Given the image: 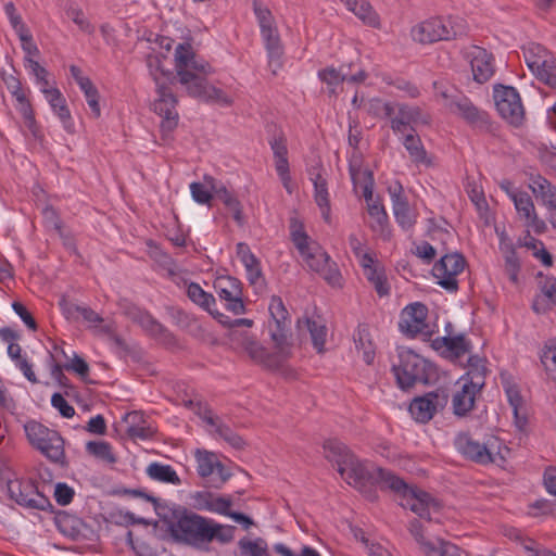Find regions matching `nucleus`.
Wrapping results in <instances>:
<instances>
[{
	"label": "nucleus",
	"instance_id": "nucleus-1",
	"mask_svg": "<svg viewBox=\"0 0 556 556\" xmlns=\"http://www.w3.org/2000/svg\"><path fill=\"white\" fill-rule=\"evenodd\" d=\"M174 56L177 79L188 96L222 106L232 104V99L220 88L208 84L206 77L213 74L214 70L208 62L197 56L190 42L179 43Z\"/></svg>",
	"mask_w": 556,
	"mask_h": 556
},
{
	"label": "nucleus",
	"instance_id": "nucleus-2",
	"mask_svg": "<svg viewBox=\"0 0 556 556\" xmlns=\"http://www.w3.org/2000/svg\"><path fill=\"white\" fill-rule=\"evenodd\" d=\"M351 463L344 469L343 475H340L341 478L371 502L378 498L376 485H379L381 490H389L396 489V485L400 484L397 476L390 470L361 460L357 456Z\"/></svg>",
	"mask_w": 556,
	"mask_h": 556
},
{
	"label": "nucleus",
	"instance_id": "nucleus-3",
	"mask_svg": "<svg viewBox=\"0 0 556 556\" xmlns=\"http://www.w3.org/2000/svg\"><path fill=\"white\" fill-rule=\"evenodd\" d=\"M399 362L392 365L397 387L409 390L416 384H430L438 378L437 367L412 350H402L397 354Z\"/></svg>",
	"mask_w": 556,
	"mask_h": 556
},
{
	"label": "nucleus",
	"instance_id": "nucleus-4",
	"mask_svg": "<svg viewBox=\"0 0 556 556\" xmlns=\"http://www.w3.org/2000/svg\"><path fill=\"white\" fill-rule=\"evenodd\" d=\"M23 428L27 442L34 450L61 468L68 466L65 440L58 430L35 419L27 420Z\"/></svg>",
	"mask_w": 556,
	"mask_h": 556
},
{
	"label": "nucleus",
	"instance_id": "nucleus-5",
	"mask_svg": "<svg viewBox=\"0 0 556 556\" xmlns=\"http://www.w3.org/2000/svg\"><path fill=\"white\" fill-rule=\"evenodd\" d=\"M454 446L464 458L478 465L485 466L505 460L502 454V441L494 435L479 442L469 432H459L454 439Z\"/></svg>",
	"mask_w": 556,
	"mask_h": 556
},
{
	"label": "nucleus",
	"instance_id": "nucleus-6",
	"mask_svg": "<svg viewBox=\"0 0 556 556\" xmlns=\"http://www.w3.org/2000/svg\"><path fill=\"white\" fill-rule=\"evenodd\" d=\"M154 83L156 98L152 106L155 114L162 118L160 123L162 139L168 141L172 139V134L177 128L179 122L177 111L178 99L173 91L172 80H162L154 75Z\"/></svg>",
	"mask_w": 556,
	"mask_h": 556
},
{
	"label": "nucleus",
	"instance_id": "nucleus-7",
	"mask_svg": "<svg viewBox=\"0 0 556 556\" xmlns=\"http://www.w3.org/2000/svg\"><path fill=\"white\" fill-rule=\"evenodd\" d=\"M290 238L311 270L319 274L325 265L330 261L329 254L316 242L313 241L305 231L301 219L293 216L290 218Z\"/></svg>",
	"mask_w": 556,
	"mask_h": 556
},
{
	"label": "nucleus",
	"instance_id": "nucleus-8",
	"mask_svg": "<svg viewBox=\"0 0 556 556\" xmlns=\"http://www.w3.org/2000/svg\"><path fill=\"white\" fill-rule=\"evenodd\" d=\"M208 518L186 511L176 521L169 535L173 541L195 548L206 547Z\"/></svg>",
	"mask_w": 556,
	"mask_h": 556
},
{
	"label": "nucleus",
	"instance_id": "nucleus-9",
	"mask_svg": "<svg viewBox=\"0 0 556 556\" xmlns=\"http://www.w3.org/2000/svg\"><path fill=\"white\" fill-rule=\"evenodd\" d=\"M8 493L16 504L28 509L46 510L51 507L49 498L38 490L33 480H10Z\"/></svg>",
	"mask_w": 556,
	"mask_h": 556
},
{
	"label": "nucleus",
	"instance_id": "nucleus-10",
	"mask_svg": "<svg viewBox=\"0 0 556 556\" xmlns=\"http://www.w3.org/2000/svg\"><path fill=\"white\" fill-rule=\"evenodd\" d=\"M428 307L421 302H414L406 305L400 315L399 328L408 338L418 334L431 337L434 332L427 321Z\"/></svg>",
	"mask_w": 556,
	"mask_h": 556
},
{
	"label": "nucleus",
	"instance_id": "nucleus-11",
	"mask_svg": "<svg viewBox=\"0 0 556 556\" xmlns=\"http://www.w3.org/2000/svg\"><path fill=\"white\" fill-rule=\"evenodd\" d=\"M445 99V106L451 113L460 116L471 127L479 130L489 131L491 128L490 115L485 111L479 110L467 97L465 96H447L442 93Z\"/></svg>",
	"mask_w": 556,
	"mask_h": 556
},
{
	"label": "nucleus",
	"instance_id": "nucleus-12",
	"mask_svg": "<svg viewBox=\"0 0 556 556\" xmlns=\"http://www.w3.org/2000/svg\"><path fill=\"white\" fill-rule=\"evenodd\" d=\"M466 258L458 252L443 255L432 267L437 283L448 292L458 290L457 276L463 273Z\"/></svg>",
	"mask_w": 556,
	"mask_h": 556
},
{
	"label": "nucleus",
	"instance_id": "nucleus-13",
	"mask_svg": "<svg viewBox=\"0 0 556 556\" xmlns=\"http://www.w3.org/2000/svg\"><path fill=\"white\" fill-rule=\"evenodd\" d=\"M123 311L132 323L139 325L153 339L164 344H173L175 342V336L148 311L132 303L125 304Z\"/></svg>",
	"mask_w": 556,
	"mask_h": 556
},
{
	"label": "nucleus",
	"instance_id": "nucleus-14",
	"mask_svg": "<svg viewBox=\"0 0 556 556\" xmlns=\"http://www.w3.org/2000/svg\"><path fill=\"white\" fill-rule=\"evenodd\" d=\"M400 484L396 489H389L401 497V506L409 508L420 518L430 520V506H435L434 498L427 492L408 485L402 478L397 476Z\"/></svg>",
	"mask_w": 556,
	"mask_h": 556
},
{
	"label": "nucleus",
	"instance_id": "nucleus-15",
	"mask_svg": "<svg viewBox=\"0 0 556 556\" xmlns=\"http://www.w3.org/2000/svg\"><path fill=\"white\" fill-rule=\"evenodd\" d=\"M493 98L498 114L513 125H519L523 119V106L518 91L510 86L496 85Z\"/></svg>",
	"mask_w": 556,
	"mask_h": 556
},
{
	"label": "nucleus",
	"instance_id": "nucleus-16",
	"mask_svg": "<svg viewBox=\"0 0 556 556\" xmlns=\"http://www.w3.org/2000/svg\"><path fill=\"white\" fill-rule=\"evenodd\" d=\"M271 321L269 323L270 338L276 346L283 351L288 345L291 319L280 296L273 295L268 306Z\"/></svg>",
	"mask_w": 556,
	"mask_h": 556
},
{
	"label": "nucleus",
	"instance_id": "nucleus-17",
	"mask_svg": "<svg viewBox=\"0 0 556 556\" xmlns=\"http://www.w3.org/2000/svg\"><path fill=\"white\" fill-rule=\"evenodd\" d=\"M447 394L444 390L428 392L415 397L409 404V413L413 418L421 424L430 421L439 409L447 403Z\"/></svg>",
	"mask_w": 556,
	"mask_h": 556
},
{
	"label": "nucleus",
	"instance_id": "nucleus-18",
	"mask_svg": "<svg viewBox=\"0 0 556 556\" xmlns=\"http://www.w3.org/2000/svg\"><path fill=\"white\" fill-rule=\"evenodd\" d=\"M214 289L222 301H225V307L236 315L245 312V305L242 296V283L232 276H219L214 280Z\"/></svg>",
	"mask_w": 556,
	"mask_h": 556
},
{
	"label": "nucleus",
	"instance_id": "nucleus-19",
	"mask_svg": "<svg viewBox=\"0 0 556 556\" xmlns=\"http://www.w3.org/2000/svg\"><path fill=\"white\" fill-rule=\"evenodd\" d=\"M466 58L470 62L473 80L478 84H484L492 78L495 73L494 55L486 49L479 46H471Z\"/></svg>",
	"mask_w": 556,
	"mask_h": 556
},
{
	"label": "nucleus",
	"instance_id": "nucleus-20",
	"mask_svg": "<svg viewBox=\"0 0 556 556\" xmlns=\"http://www.w3.org/2000/svg\"><path fill=\"white\" fill-rule=\"evenodd\" d=\"M392 201V210L396 223L403 230H409L416 224V215L410 210L404 188L400 181H394L388 187Z\"/></svg>",
	"mask_w": 556,
	"mask_h": 556
},
{
	"label": "nucleus",
	"instance_id": "nucleus-21",
	"mask_svg": "<svg viewBox=\"0 0 556 556\" xmlns=\"http://www.w3.org/2000/svg\"><path fill=\"white\" fill-rule=\"evenodd\" d=\"M308 176L314 186V200L324 220L329 224L331 222V206L325 168L321 165L313 166L308 170Z\"/></svg>",
	"mask_w": 556,
	"mask_h": 556
},
{
	"label": "nucleus",
	"instance_id": "nucleus-22",
	"mask_svg": "<svg viewBox=\"0 0 556 556\" xmlns=\"http://www.w3.org/2000/svg\"><path fill=\"white\" fill-rule=\"evenodd\" d=\"M501 384L507 396V401L513 409L516 426L523 430L528 424L527 414L523 407V399L518 384L508 372H501Z\"/></svg>",
	"mask_w": 556,
	"mask_h": 556
},
{
	"label": "nucleus",
	"instance_id": "nucleus-23",
	"mask_svg": "<svg viewBox=\"0 0 556 556\" xmlns=\"http://www.w3.org/2000/svg\"><path fill=\"white\" fill-rule=\"evenodd\" d=\"M429 115H425L419 106L397 104V113L391 118V129L397 134H405L407 128L415 132L413 125L429 124Z\"/></svg>",
	"mask_w": 556,
	"mask_h": 556
},
{
	"label": "nucleus",
	"instance_id": "nucleus-24",
	"mask_svg": "<svg viewBox=\"0 0 556 556\" xmlns=\"http://www.w3.org/2000/svg\"><path fill=\"white\" fill-rule=\"evenodd\" d=\"M432 346L441 351L442 355L451 361H457L472 350V343L465 334H448L437 338L432 341Z\"/></svg>",
	"mask_w": 556,
	"mask_h": 556
},
{
	"label": "nucleus",
	"instance_id": "nucleus-25",
	"mask_svg": "<svg viewBox=\"0 0 556 556\" xmlns=\"http://www.w3.org/2000/svg\"><path fill=\"white\" fill-rule=\"evenodd\" d=\"M513 203L518 216L523 220V225L527 228L532 229L539 235L545 231L546 224L538 216L532 198L528 192L523 191L522 193L514 194Z\"/></svg>",
	"mask_w": 556,
	"mask_h": 556
},
{
	"label": "nucleus",
	"instance_id": "nucleus-26",
	"mask_svg": "<svg viewBox=\"0 0 556 556\" xmlns=\"http://www.w3.org/2000/svg\"><path fill=\"white\" fill-rule=\"evenodd\" d=\"M325 458L337 467L339 475H343L348 465L356 456L349 446L338 439H328L323 444Z\"/></svg>",
	"mask_w": 556,
	"mask_h": 556
},
{
	"label": "nucleus",
	"instance_id": "nucleus-27",
	"mask_svg": "<svg viewBox=\"0 0 556 556\" xmlns=\"http://www.w3.org/2000/svg\"><path fill=\"white\" fill-rule=\"evenodd\" d=\"M456 386L459 388L452 397L453 413L458 417H465L475 408L476 399L481 393L482 389L473 388L458 380Z\"/></svg>",
	"mask_w": 556,
	"mask_h": 556
},
{
	"label": "nucleus",
	"instance_id": "nucleus-28",
	"mask_svg": "<svg viewBox=\"0 0 556 556\" xmlns=\"http://www.w3.org/2000/svg\"><path fill=\"white\" fill-rule=\"evenodd\" d=\"M195 460L197 472L200 477L206 478L216 472L222 483L229 478V473L226 472L224 465L217 459L214 453L198 450Z\"/></svg>",
	"mask_w": 556,
	"mask_h": 556
},
{
	"label": "nucleus",
	"instance_id": "nucleus-29",
	"mask_svg": "<svg viewBox=\"0 0 556 556\" xmlns=\"http://www.w3.org/2000/svg\"><path fill=\"white\" fill-rule=\"evenodd\" d=\"M529 188L549 212L556 213V186L541 175L531 177Z\"/></svg>",
	"mask_w": 556,
	"mask_h": 556
},
{
	"label": "nucleus",
	"instance_id": "nucleus-30",
	"mask_svg": "<svg viewBox=\"0 0 556 556\" xmlns=\"http://www.w3.org/2000/svg\"><path fill=\"white\" fill-rule=\"evenodd\" d=\"M485 363V358L478 355H470L467 362V371L458 379V381L470 384L477 389H483L488 372Z\"/></svg>",
	"mask_w": 556,
	"mask_h": 556
},
{
	"label": "nucleus",
	"instance_id": "nucleus-31",
	"mask_svg": "<svg viewBox=\"0 0 556 556\" xmlns=\"http://www.w3.org/2000/svg\"><path fill=\"white\" fill-rule=\"evenodd\" d=\"M124 420L127 425L126 433L131 439L148 440L155 433L154 428L148 422L141 412L134 410L127 413Z\"/></svg>",
	"mask_w": 556,
	"mask_h": 556
},
{
	"label": "nucleus",
	"instance_id": "nucleus-32",
	"mask_svg": "<svg viewBox=\"0 0 556 556\" xmlns=\"http://www.w3.org/2000/svg\"><path fill=\"white\" fill-rule=\"evenodd\" d=\"M262 39L268 56V65L273 67V73L282 66L283 47L277 28L262 31Z\"/></svg>",
	"mask_w": 556,
	"mask_h": 556
},
{
	"label": "nucleus",
	"instance_id": "nucleus-33",
	"mask_svg": "<svg viewBox=\"0 0 556 556\" xmlns=\"http://www.w3.org/2000/svg\"><path fill=\"white\" fill-rule=\"evenodd\" d=\"M345 8L353 12L365 25L375 29L381 28L379 14L368 0H341Z\"/></svg>",
	"mask_w": 556,
	"mask_h": 556
},
{
	"label": "nucleus",
	"instance_id": "nucleus-34",
	"mask_svg": "<svg viewBox=\"0 0 556 556\" xmlns=\"http://www.w3.org/2000/svg\"><path fill=\"white\" fill-rule=\"evenodd\" d=\"M403 135L404 137L402 142L408 152L412 162L416 165L432 167L434 165L433 159L428 155L420 137L415 132Z\"/></svg>",
	"mask_w": 556,
	"mask_h": 556
},
{
	"label": "nucleus",
	"instance_id": "nucleus-35",
	"mask_svg": "<svg viewBox=\"0 0 556 556\" xmlns=\"http://www.w3.org/2000/svg\"><path fill=\"white\" fill-rule=\"evenodd\" d=\"M468 24L460 16H439V37L441 40H453L468 34Z\"/></svg>",
	"mask_w": 556,
	"mask_h": 556
},
{
	"label": "nucleus",
	"instance_id": "nucleus-36",
	"mask_svg": "<svg viewBox=\"0 0 556 556\" xmlns=\"http://www.w3.org/2000/svg\"><path fill=\"white\" fill-rule=\"evenodd\" d=\"M153 504V508L155 514L159 516L160 520L165 525L166 531L169 533L176 523L179 520L180 516L184 515L187 509L177 506L175 504H170L166 501H162L161 498L154 496V501L151 502Z\"/></svg>",
	"mask_w": 556,
	"mask_h": 556
},
{
	"label": "nucleus",
	"instance_id": "nucleus-37",
	"mask_svg": "<svg viewBox=\"0 0 556 556\" xmlns=\"http://www.w3.org/2000/svg\"><path fill=\"white\" fill-rule=\"evenodd\" d=\"M355 348L362 352V357L367 365L372 364L376 356V345L372 341L369 328L366 324H359L353 334Z\"/></svg>",
	"mask_w": 556,
	"mask_h": 556
},
{
	"label": "nucleus",
	"instance_id": "nucleus-38",
	"mask_svg": "<svg viewBox=\"0 0 556 556\" xmlns=\"http://www.w3.org/2000/svg\"><path fill=\"white\" fill-rule=\"evenodd\" d=\"M46 100L50 104L52 111L58 115V117L62 122L64 129L68 132H72L74 123L72 119L70 109L66 104V100L61 93V91L59 89L48 91V98H46Z\"/></svg>",
	"mask_w": 556,
	"mask_h": 556
},
{
	"label": "nucleus",
	"instance_id": "nucleus-39",
	"mask_svg": "<svg viewBox=\"0 0 556 556\" xmlns=\"http://www.w3.org/2000/svg\"><path fill=\"white\" fill-rule=\"evenodd\" d=\"M349 173L354 187H356L358 182L363 179V197L366 200L367 205H369V202L375 203L376 199H374L372 173L370 170H363L361 165H357L355 162H350Z\"/></svg>",
	"mask_w": 556,
	"mask_h": 556
},
{
	"label": "nucleus",
	"instance_id": "nucleus-40",
	"mask_svg": "<svg viewBox=\"0 0 556 556\" xmlns=\"http://www.w3.org/2000/svg\"><path fill=\"white\" fill-rule=\"evenodd\" d=\"M412 37L420 43H433L440 41L439 16L430 17L412 28Z\"/></svg>",
	"mask_w": 556,
	"mask_h": 556
},
{
	"label": "nucleus",
	"instance_id": "nucleus-41",
	"mask_svg": "<svg viewBox=\"0 0 556 556\" xmlns=\"http://www.w3.org/2000/svg\"><path fill=\"white\" fill-rule=\"evenodd\" d=\"M526 64L530 71L535 74L539 68L545 66V62L552 56V53L542 45L531 42L523 48Z\"/></svg>",
	"mask_w": 556,
	"mask_h": 556
},
{
	"label": "nucleus",
	"instance_id": "nucleus-42",
	"mask_svg": "<svg viewBox=\"0 0 556 556\" xmlns=\"http://www.w3.org/2000/svg\"><path fill=\"white\" fill-rule=\"evenodd\" d=\"M317 76L324 84H326L329 96H337L343 90V83L346 79V74L342 72V68L337 70L333 66H328L318 71Z\"/></svg>",
	"mask_w": 556,
	"mask_h": 556
},
{
	"label": "nucleus",
	"instance_id": "nucleus-43",
	"mask_svg": "<svg viewBox=\"0 0 556 556\" xmlns=\"http://www.w3.org/2000/svg\"><path fill=\"white\" fill-rule=\"evenodd\" d=\"M304 325L311 334L312 343L314 349L318 353H323L325 350V343L327 338V327L321 320L314 319L312 317H305L299 319V326Z\"/></svg>",
	"mask_w": 556,
	"mask_h": 556
},
{
	"label": "nucleus",
	"instance_id": "nucleus-44",
	"mask_svg": "<svg viewBox=\"0 0 556 556\" xmlns=\"http://www.w3.org/2000/svg\"><path fill=\"white\" fill-rule=\"evenodd\" d=\"M147 475L152 480L179 485L181 480L175 469L170 465L161 464L157 462L151 463L147 469Z\"/></svg>",
	"mask_w": 556,
	"mask_h": 556
},
{
	"label": "nucleus",
	"instance_id": "nucleus-45",
	"mask_svg": "<svg viewBox=\"0 0 556 556\" xmlns=\"http://www.w3.org/2000/svg\"><path fill=\"white\" fill-rule=\"evenodd\" d=\"M236 527L220 525L208 518L206 545L216 540L220 544L230 543L235 536Z\"/></svg>",
	"mask_w": 556,
	"mask_h": 556
},
{
	"label": "nucleus",
	"instance_id": "nucleus-46",
	"mask_svg": "<svg viewBox=\"0 0 556 556\" xmlns=\"http://www.w3.org/2000/svg\"><path fill=\"white\" fill-rule=\"evenodd\" d=\"M187 296L194 304L212 314L211 307L215 305V298L212 293L204 291L199 283H187Z\"/></svg>",
	"mask_w": 556,
	"mask_h": 556
},
{
	"label": "nucleus",
	"instance_id": "nucleus-47",
	"mask_svg": "<svg viewBox=\"0 0 556 556\" xmlns=\"http://www.w3.org/2000/svg\"><path fill=\"white\" fill-rule=\"evenodd\" d=\"M86 451L102 462L108 464H115L117 462L116 456L112 451V446L105 441H89L86 444Z\"/></svg>",
	"mask_w": 556,
	"mask_h": 556
},
{
	"label": "nucleus",
	"instance_id": "nucleus-48",
	"mask_svg": "<svg viewBox=\"0 0 556 556\" xmlns=\"http://www.w3.org/2000/svg\"><path fill=\"white\" fill-rule=\"evenodd\" d=\"M540 358L549 378L556 381V338L545 342Z\"/></svg>",
	"mask_w": 556,
	"mask_h": 556
},
{
	"label": "nucleus",
	"instance_id": "nucleus-49",
	"mask_svg": "<svg viewBox=\"0 0 556 556\" xmlns=\"http://www.w3.org/2000/svg\"><path fill=\"white\" fill-rule=\"evenodd\" d=\"M425 556H462L460 548L441 539H438L432 544L425 545Z\"/></svg>",
	"mask_w": 556,
	"mask_h": 556
},
{
	"label": "nucleus",
	"instance_id": "nucleus-50",
	"mask_svg": "<svg viewBox=\"0 0 556 556\" xmlns=\"http://www.w3.org/2000/svg\"><path fill=\"white\" fill-rule=\"evenodd\" d=\"M238 545L241 556H269L267 551V543L261 538L255 540L242 538L238 542Z\"/></svg>",
	"mask_w": 556,
	"mask_h": 556
},
{
	"label": "nucleus",
	"instance_id": "nucleus-51",
	"mask_svg": "<svg viewBox=\"0 0 556 556\" xmlns=\"http://www.w3.org/2000/svg\"><path fill=\"white\" fill-rule=\"evenodd\" d=\"M365 276L380 298L388 296L390 294L391 287L383 267L370 269Z\"/></svg>",
	"mask_w": 556,
	"mask_h": 556
},
{
	"label": "nucleus",
	"instance_id": "nucleus-52",
	"mask_svg": "<svg viewBox=\"0 0 556 556\" xmlns=\"http://www.w3.org/2000/svg\"><path fill=\"white\" fill-rule=\"evenodd\" d=\"M367 210L369 216L375 220V224L371 225L372 230L383 231L389 223V216L381 200L377 198L375 203L369 202Z\"/></svg>",
	"mask_w": 556,
	"mask_h": 556
},
{
	"label": "nucleus",
	"instance_id": "nucleus-53",
	"mask_svg": "<svg viewBox=\"0 0 556 556\" xmlns=\"http://www.w3.org/2000/svg\"><path fill=\"white\" fill-rule=\"evenodd\" d=\"M253 11L258 22L261 33L277 28L271 11L267 7H264L260 1L254 0Z\"/></svg>",
	"mask_w": 556,
	"mask_h": 556
},
{
	"label": "nucleus",
	"instance_id": "nucleus-54",
	"mask_svg": "<svg viewBox=\"0 0 556 556\" xmlns=\"http://www.w3.org/2000/svg\"><path fill=\"white\" fill-rule=\"evenodd\" d=\"M214 428L218 437L226 441L230 446L237 450L243 448L245 444L244 440L239 434H237L230 427H228L225 424L217 422Z\"/></svg>",
	"mask_w": 556,
	"mask_h": 556
},
{
	"label": "nucleus",
	"instance_id": "nucleus-55",
	"mask_svg": "<svg viewBox=\"0 0 556 556\" xmlns=\"http://www.w3.org/2000/svg\"><path fill=\"white\" fill-rule=\"evenodd\" d=\"M66 15L72 18V21L79 27V29L87 34H92L94 31V27L85 16L83 10L77 5H68L65 9Z\"/></svg>",
	"mask_w": 556,
	"mask_h": 556
},
{
	"label": "nucleus",
	"instance_id": "nucleus-56",
	"mask_svg": "<svg viewBox=\"0 0 556 556\" xmlns=\"http://www.w3.org/2000/svg\"><path fill=\"white\" fill-rule=\"evenodd\" d=\"M539 277L543 278L540 281V290L542 295L546 299V306H556V278L552 276H545L540 273Z\"/></svg>",
	"mask_w": 556,
	"mask_h": 556
},
{
	"label": "nucleus",
	"instance_id": "nucleus-57",
	"mask_svg": "<svg viewBox=\"0 0 556 556\" xmlns=\"http://www.w3.org/2000/svg\"><path fill=\"white\" fill-rule=\"evenodd\" d=\"M42 216L48 227L52 228L59 237H64L63 222L59 212L52 205H47L42 210Z\"/></svg>",
	"mask_w": 556,
	"mask_h": 556
},
{
	"label": "nucleus",
	"instance_id": "nucleus-58",
	"mask_svg": "<svg viewBox=\"0 0 556 556\" xmlns=\"http://www.w3.org/2000/svg\"><path fill=\"white\" fill-rule=\"evenodd\" d=\"M542 68L534 74L538 79H540L545 85L556 88V62L552 56L545 62Z\"/></svg>",
	"mask_w": 556,
	"mask_h": 556
},
{
	"label": "nucleus",
	"instance_id": "nucleus-59",
	"mask_svg": "<svg viewBox=\"0 0 556 556\" xmlns=\"http://www.w3.org/2000/svg\"><path fill=\"white\" fill-rule=\"evenodd\" d=\"M84 92L86 101L96 118L100 117L101 109L99 104V91L92 81L85 84L84 87L80 88Z\"/></svg>",
	"mask_w": 556,
	"mask_h": 556
},
{
	"label": "nucleus",
	"instance_id": "nucleus-60",
	"mask_svg": "<svg viewBox=\"0 0 556 556\" xmlns=\"http://www.w3.org/2000/svg\"><path fill=\"white\" fill-rule=\"evenodd\" d=\"M318 275L331 287H342L343 278L336 262L328 261Z\"/></svg>",
	"mask_w": 556,
	"mask_h": 556
},
{
	"label": "nucleus",
	"instance_id": "nucleus-61",
	"mask_svg": "<svg viewBox=\"0 0 556 556\" xmlns=\"http://www.w3.org/2000/svg\"><path fill=\"white\" fill-rule=\"evenodd\" d=\"M187 406L193 409V412L207 425L215 427L218 422L217 418H215L213 410L206 403L201 401H189Z\"/></svg>",
	"mask_w": 556,
	"mask_h": 556
},
{
	"label": "nucleus",
	"instance_id": "nucleus-62",
	"mask_svg": "<svg viewBox=\"0 0 556 556\" xmlns=\"http://www.w3.org/2000/svg\"><path fill=\"white\" fill-rule=\"evenodd\" d=\"M556 510V503L546 498L536 500L529 505V515L532 517L553 515Z\"/></svg>",
	"mask_w": 556,
	"mask_h": 556
},
{
	"label": "nucleus",
	"instance_id": "nucleus-63",
	"mask_svg": "<svg viewBox=\"0 0 556 556\" xmlns=\"http://www.w3.org/2000/svg\"><path fill=\"white\" fill-rule=\"evenodd\" d=\"M4 13L9 18V22L12 28L15 30L16 35L21 33H25L27 30V26L24 24L21 14L17 12L13 2H8L4 4Z\"/></svg>",
	"mask_w": 556,
	"mask_h": 556
},
{
	"label": "nucleus",
	"instance_id": "nucleus-64",
	"mask_svg": "<svg viewBox=\"0 0 556 556\" xmlns=\"http://www.w3.org/2000/svg\"><path fill=\"white\" fill-rule=\"evenodd\" d=\"M190 192L192 199L199 204H208L213 199L214 192L201 182H191Z\"/></svg>",
	"mask_w": 556,
	"mask_h": 556
}]
</instances>
